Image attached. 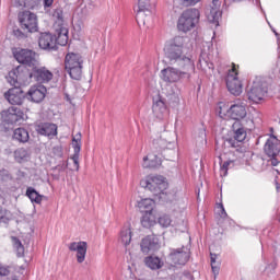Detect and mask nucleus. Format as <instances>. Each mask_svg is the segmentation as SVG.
<instances>
[{
	"label": "nucleus",
	"mask_w": 280,
	"mask_h": 280,
	"mask_svg": "<svg viewBox=\"0 0 280 280\" xmlns=\"http://www.w3.org/2000/svg\"><path fill=\"white\" fill-rule=\"evenodd\" d=\"M25 98L26 94L21 86L11 88L4 93V100L13 106H21L25 102Z\"/></svg>",
	"instance_id": "nucleus-12"
},
{
	"label": "nucleus",
	"mask_w": 280,
	"mask_h": 280,
	"mask_svg": "<svg viewBox=\"0 0 280 280\" xmlns=\"http://www.w3.org/2000/svg\"><path fill=\"white\" fill-rule=\"evenodd\" d=\"M52 152H54V154H56L57 156H62V148H60V147H55V148L52 149Z\"/></svg>",
	"instance_id": "nucleus-51"
},
{
	"label": "nucleus",
	"mask_w": 280,
	"mask_h": 280,
	"mask_svg": "<svg viewBox=\"0 0 280 280\" xmlns=\"http://www.w3.org/2000/svg\"><path fill=\"white\" fill-rule=\"evenodd\" d=\"M56 43H58V37H56V35H52L51 33H40L38 38L40 49L48 51L56 50L58 49Z\"/></svg>",
	"instance_id": "nucleus-15"
},
{
	"label": "nucleus",
	"mask_w": 280,
	"mask_h": 280,
	"mask_svg": "<svg viewBox=\"0 0 280 280\" xmlns=\"http://www.w3.org/2000/svg\"><path fill=\"white\" fill-rule=\"evenodd\" d=\"M30 78H33L39 84H47L54 80V73L49 69L37 65L32 69Z\"/></svg>",
	"instance_id": "nucleus-11"
},
{
	"label": "nucleus",
	"mask_w": 280,
	"mask_h": 280,
	"mask_svg": "<svg viewBox=\"0 0 280 280\" xmlns=\"http://www.w3.org/2000/svg\"><path fill=\"white\" fill-rule=\"evenodd\" d=\"M14 159L18 163H22V161L30 159V152L24 148H19L14 151Z\"/></svg>",
	"instance_id": "nucleus-35"
},
{
	"label": "nucleus",
	"mask_w": 280,
	"mask_h": 280,
	"mask_svg": "<svg viewBox=\"0 0 280 280\" xmlns=\"http://www.w3.org/2000/svg\"><path fill=\"white\" fill-rule=\"evenodd\" d=\"M265 154L268 156H279L280 152V141L277 137L271 136L267 139L265 147H264Z\"/></svg>",
	"instance_id": "nucleus-20"
},
{
	"label": "nucleus",
	"mask_w": 280,
	"mask_h": 280,
	"mask_svg": "<svg viewBox=\"0 0 280 280\" xmlns=\"http://www.w3.org/2000/svg\"><path fill=\"white\" fill-rule=\"evenodd\" d=\"M228 115L231 117V119H234L235 121H240L241 119H244L246 117V106L242 104H233L228 109Z\"/></svg>",
	"instance_id": "nucleus-23"
},
{
	"label": "nucleus",
	"mask_w": 280,
	"mask_h": 280,
	"mask_svg": "<svg viewBox=\"0 0 280 280\" xmlns=\"http://www.w3.org/2000/svg\"><path fill=\"white\" fill-rule=\"evenodd\" d=\"M10 220H12V213L8 209L0 207V224H10Z\"/></svg>",
	"instance_id": "nucleus-39"
},
{
	"label": "nucleus",
	"mask_w": 280,
	"mask_h": 280,
	"mask_svg": "<svg viewBox=\"0 0 280 280\" xmlns=\"http://www.w3.org/2000/svg\"><path fill=\"white\" fill-rule=\"evenodd\" d=\"M19 8H27L28 10H36L40 5V0H14Z\"/></svg>",
	"instance_id": "nucleus-30"
},
{
	"label": "nucleus",
	"mask_w": 280,
	"mask_h": 280,
	"mask_svg": "<svg viewBox=\"0 0 280 280\" xmlns=\"http://www.w3.org/2000/svg\"><path fill=\"white\" fill-rule=\"evenodd\" d=\"M13 139L20 143H27L30 141V132L25 128H18L13 131Z\"/></svg>",
	"instance_id": "nucleus-27"
},
{
	"label": "nucleus",
	"mask_w": 280,
	"mask_h": 280,
	"mask_svg": "<svg viewBox=\"0 0 280 280\" xmlns=\"http://www.w3.org/2000/svg\"><path fill=\"white\" fill-rule=\"evenodd\" d=\"M120 242L124 246H130V242H132V232L130 228H125L120 231Z\"/></svg>",
	"instance_id": "nucleus-33"
},
{
	"label": "nucleus",
	"mask_w": 280,
	"mask_h": 280,
	"mask_svg": "<svg viewBox=\"0 0 280 280\" xmlns=\"http://www.w3.org/2000/svg\"><path fill=\"white\" fill-rule=\"evenodd\" d=\"M60 39L62 40L60 42ZM67 40H69V31L65 27H61L58 33L57 43H59V45H66Z\"/></svg>",
	"instance_id": "nucleus-41"
},
{
	"label": "nucleus",
	"mask_w": 280,
	"mask_h": 280,
	"mask_svg": "<svg viewBox=\"0 0 280 280\" xmlns=\"http://www.w3.org/2000/svg\"><path fill=\"white\" fill-rule=\"evenodd\" d=\"M86 16H89V9L86 7H81L77 9L73 19H81V21H83Z\"/></svg>",
	"instance_id": "nucleus-44"
},
{
	"label": "nucleus",
	"mask_w": 280,
	"mask_h": 280,
	"mask_svg": "<svg viewBox=\"0 0 280 280\" xmlns=\"http://www.w3.org/2000/svg\"><path fill=\"white\" fill-rule=\"evenodd\" d=\"M47 95V88L44 85H33L26 93V100L33 104H40Z\"/></svg>",
	"instance_id": "nucleus-13"
},
{
	"label": "nucleus",
	"mask_w": 280,
	"mask_h": 280,
	"mask_svg": "<svg viewBox=\"0 0 280 280\" xmlns=\"http://www.w3.org/2000/svg\"><path fill=\"white\" fill-rule=\"evenodd\" d=\"M221 207V218H226V210H224V206L223 205H221L220 206Z\"/></svg>",
	"instance_id": "nucleus-54"
},
{
	"label": "nucleus",
	"mask_w": 280,
	"mask_h": 280,
	"mask_svg": "<svg viewBox=\"0 0 280 280\" xmlns=\"http://www.w3.org/2000/svg\"><path fill=\"white\" fill-rule=\"evenodd\" d=\"M140 246L144 255H148L149 253H154L161 247V245H159V237H156L155 235H148L142 238Z\"/></svg>",
	"instance_id": "nucleus-19"
},
{
	"label": "nucleus",
	"mask_w": 280,
	"mask_h": 280,
	"mask_svg": "<svg viewBox=\"0 0 280 280\" xmlns=\"http://www.w3.org/2000/svg\"><path fill=\"white\" fill-rule=\"evenodd\" d=\"M217 259H218V255L214 253H210L211 268H212L214 278H217L220 275V261H217Z\"/></svg>",
	"instance_id": "nucleus-38"
},
{
	"label": "nucleus",
	"mask_w": 280,
	"mask_h": 280,
	"mask_svg": "<svg viewBox=\"0 0 280 280\" xmlns=\"http://www.w3.org/2000/svg\"><path fill=\"white\" fill-rule=\"evenodd\" d=\"M275 266H277L276 264L272 265V268H275Z\"/></svg>",
	"instance_id": "nucleus-60"
},
{
	"label": "nucleus",
	"mask_w": 280,
	"mask_h": 280,
	"mask_svg": "<svg viewBox=\"0 0 280 280\" xmlns=\"http://www.w3.org/2000/svg\"><path fill=\"white\" fill-rule=\"evenodd\" d=\"M36 130L38 135H43L44 137H49L52 139V137H56L58 135V126L54 122H40Z\"/></svg>",
	"instance_id": "nucleus-22"
},
{
	"label": "nucleus",
	"mask_w": 280,
	"mask_h": 280,
	"mask_svg": "<svg viewBox=\"0 0 280 280\" xmlns=\"http://www.w3.org/2000/svg\"><path fill=\"white\" fill-rule=\"evenodd\" d=\"M10 180V172L5 168L0 170V182Z\"/></svg>",
	"instance_id": "nucleus-48"
},
{
	"label": "nucleus",
	"mask_w": 280,
	"mask_h": 280,
	"mask_svg": "<svg viewBox=\"0 0 280 280\" xmlns=\"http://www.w3.org/2000/svg\"><path fill=\"white\" fill-rule=\"evenodd\" d=\"M212 4L214 8L210 11L209 21H211V23H218V19L222 16V13L218 11V8H220V0H212Z\"/></svg>",
	"instance_id": "nucleus-31"
},
{
	"label": "nucleus",
	"mask_w": 280,
	"mask_h": 280,
	"mask_svg": "<svg viewBox=\"0 0 280 280\" xmlns=\"http://www.w3.org/2000/svg\"><path fill=\"white\" fill-rule=\"evenodd\" d=\"M268 163H271L273 167H277L279 165V160H277V156H269Z\"/></svg>",
	"instance_id": "nucleus-50"
},
{
	"label": "nucleus",
	"mask_w": 280,
	"mask_h": 280,
	"mask_svg": "<svg viewBox=\"0 0 280 280\" xmlns=\"http://www.w3.org/2000/svg\"><path fill=\"white\" fill-rule=\"evenodd\" d=\"M141 224L144 229H151V226H154V224H156V221L154 220V214L143 213L141 218Z\"/></svg>",
	"instance_id": "nucleus-34"
},
{
	"label": "nucleus",
	"mask_w": 280,
	"mask_h": 280,
	"mask_svg": "<svg viewBox=\"0 0 280 280\" xmlns=\"http://www.w3.org/2000/svg\"><path fill=\"white\" fill-rule=\"evenodd\" d=\"M152 5L150 0H138V11L136 14V21L139 26L150 25L152 21V11L150 10Z\"/></svg>",
	"instance_id": "nucleus-7"
},
{
	"label": "nucleus",
	"mask_w": 280,
	"mask_h": 280,
	"mask_svg": "<svg viewBox=\"0 0 280 280\" xmlns=\"http://www.w3.org/2000/svg\"><path fill=\"white\" fill-rule=\"evenodd\" d=\"M183 248L184 247L171 249L168 261H171V264L174 266H185V264L189 261V253L185 252Z\"/></svg>",
	"instance_id": "nucleus-16"
},
{
	"label": "nucleus",
	"mask_w": 280,
	"mask_h": 280,
	"mask_svg": "<svg viewBox=\"0 0 280 280\" xmlns=\"http://www.w3.org/2000/svg\"><path fill=\"white\" fill-rule=\"evenodd\" d=\"M200 137L201 139H205V141L207 140V132L205 131V129L200 130Z\"/></svg>",
	"instance_id": "nucleus-55"
},
{
	"label": "nucleus",
	"mask_w": 280,
	"mask_h": 280,
	"mask_svg": "<svg viewBox=\"0 0 280 280\" xmlns=\"http://www.w3.org/2000/svg\"><path fill=\"white\" fill-rule=\"evenodd\" d=\"M144 264L151 270H160V268H163V262L159 257L148 256L144 258Z\"/></svg>",
	"instance_id": "nucleus-29"
},
{
	"label": "nucleus",
	"mask_w": 280,
	"mask_h": 280,
	"mask_svg": "<svg viewBox=\"0 0 280 280\" xmlns=\"http://www.w3.org/2000/svg\"><path fill=\"white\" fill-rule=\"evenodd\" d=\"M199 65L202 71H213V62L209 60V57H205V55H201L199 58Z\"/></svg>",
	"instance_id": "nucleus-36"
},
{
	"label": "nucleus",
	"mask_w": 280,
	"mask_h": 280,
	"mask_svg": "<svg viewBox=\"0 0 280 280\" xmlns=\"http://www.w3.org/2000/svg\"><path fill=\"white\" fill-rule=\"evenodd\" d=\"M30 34H32L31 31H27L25 28H13V35L15 36V38H18V40H25V38H27Z\"/></svg>",
	"instance_id": "nucleus-40"
},
{
	"label": "nucleus",
	"mask_w": 280,
	"mask_h": 280,
	"mask_svg": "<svg viewBox=\"0 0 280 280\" xmlns=\"http://www.w3.org/2000/svg\"><path fill=\"white\" fill-rule=\"evenodd\" d=\"M188 38L175 36L164 47V52L172 67H167L161 71L164 82H180V80H191V73L196 71V63L191 55L183 54L185 43Z\"/></svg>",
	"instance_id": "nucleus-1"
},
{
	"label": "nucleus",
	"mask_w": 280,
	"mask_h": 280,
	"mask_svg": "<svg viewBox=\"0 0 280 280\" xmlns=\"http://www.w3.org/2000/svg\"><path fill=\"white\" fill-rule=\"evenodd\" d=\"M138 208L141 213H152L154 211V200L152 199H142L138 202Z\"/></svg>",
	"instance_id": "nucleus-26"
},
{
	"label": "nucleus",
	"mask_w": 280,
	"mask_h": 280,
	"mask_svg": "<svg viewBox=\"0 0 280 280\" xmlns=\"http://www.w3.org/2000/svg\"><path fill=\"white\" fill-rule=\"evenodd\" d=\"M14 58L20 65H24V67H30L31 69L40 65L38 54L32 49H20L14 52Z\"/></svg>",
	"instance_id": "nucleus-6"
},
{
	"label": "nucleus",
	"mask_w": 280,
	"mask_h": 280,
	"mask_svg": "<svg viewBox=\"0 0 280 280\" xmlns=\"http://www.w3.org/2000/svg\"><path fill=\"white\" fill-rule=\"evenodd\" d=\"M83 65L84 58H82V55L75 52H69L66 55V71L72 80H82Z\"/></svg>",
	"instance_id": "nucleus-2"
},
{
	"label": "nucleus",
	"mask_w": 280,
	"mask_h": 280,
	"mask_svg": "<svg viewBox=\"0 0 280 280\" xmlns=\"http://www.w3.org/2000/svg\"><path fill=\"white\" fill-rule=\"evenodd\" d=\"M67 100H69V94H66Z\"/></svg>",
	"instance_id": "nucleus-59"
},
{
	"label": "nucleus",
	"mask_w": 280,
	"mask_h": 280,
	"mask_svg": "<svg viewBox=\"0 0 280 280\" xmlns=\"http://www.w3.org/2000/svg\"><path fill=\"white\" fill-rule=\"evenodd\" d=\"M198 21H200V11L198 9H187L185 10L177 22V28L179 32H191L196 25H198Z\"/></svg>",
	"instance_id": "nucleus-3"
},
{
	"label": "nucleus",
	"mask_w": 280,
	"mask_h": 280,
	"mask_svg": "<svg viewBox=\"0 0 280 280\" xmlns=\"http://www.w3.org/2000/svg\"><path fill=\"white\" fill-rule=\"evenodd\" d=\"M1 117L5 119V121H9V124H19V121L23 120V117H25V114L21 108L19 107H9L8 110H4L1 113Z\"/></svg>",
	"instance_id": "nucleus-18"
},
{
	"label": "nucleus",
	"mask_w": 280,
	"mask_h": 280,
	"mask_svg": "<svg viewBox=\"0 0 280 280\" xmlns=\"http://www.w3.org/2000/svg\"><path fill=\"white\" fill-rule=\"evenodd\" d=\"M52 4H54V0H44L45 8H51Z\"/></svg>",
	"instance_id": "nucleus-53"
},
{
	"label": "nucleus",
	"mask_w": 280,
	"mask_h": 280,
	"mask_svg": "<svg viewBox=\"0 0 280 280\" xmlns=\"http://www.w3.org/2000/svg\"><path fill=\"white\" fill-rule=\"evenodd\" d=\"M152 113L156 119H165L167 117V105L165 104V98L161 95L153 97Z\"/></svg>",
	"instance_id": "nucleus-14"
},
{
	"label": "nucleus",
	"mask_w": 280,
	"mask_h": 280,
	"mask_svg": "<svg viewBox=\"0 0 280 280\" xmlns=\"http://www.w3.org/2000/svg\"><path fill=\"white\" fill-rule=\"evenodd\" d=\"M13 124L10 121H5V118L3 116H1V122H0V132H10V130H12L13 128Z\"/></svg>",
	"instance_id": "nucleus-45"
},
{
	"label": "nucleus",
	"mask_w": 280,
	"mask_h": 280,
	"mask_svg": "<svg viewBox=\"0 0 280 280\" xmlns=\"http://www.w3.org/2000/svg\"><path fill=\"white\" fill-rule=\"evenodd\" d=\"M232 137L225 138V143L230 148H240L242 141L246 140V129H244L241 121H234L232 125Z\"/></svg>",
	"instance_id": "nucleus-9"
},
{
	"label": "nucleus",
	"mask_w": 280,
	"mask_h": 280,
	"mask_svg": "<svg viewBox=\"0 0 280 280\" xmlns=\"http://www.w3.org/2000/svg\"><path fill=\"white\" fill-rule=\"evenodd\" d=\"M273 34H276V36H279V33H277V31H273Z\"/></svg>",
	"instance_id": "nucleus-57"
},
{
	"label": "nucleus",
	"mask_w": 280,
	"mask_h": 280,
	"mask_svg": "<svg viewBox=\"0 0 280 280\" xmlns=\"http://www.w3.org/2000/svg\"><path fill=\"white\" fill-rule=\"evenodd\" d=\"M18 19L22 30H26L32 34H34V32H38V18L35 13L24 11L19 13Z\"/></svg>",
	"instance_id": "nucleus-8"
},
{
	"label": "nucleus",
	"mask_w": 280,
	"mask_h": 280,
	"mask_svg": "<svg viewBox=\"0 0 280 280\" xmlns=\"http://www.w3.org/2000/svg\"><path fill=\"white\" fill-rule=\"evenodd\" d=\"M11 240H12L13 246L16 250V256L23 257V255H25V247L23 246V243H21V240H19V237H16V236H12Z\"/></svg>",
	"instance_id": "nucleus-37"
},
{
	"label": "nucleus",
	"mask_w": 280,
	"mask_h": 280,
	"mask_svg": "<svg viewBox=\"0 0 280 280\" xmlns=\"http://www.w3.org/2000/svg\"><path fill=\"white\" fill-rule=\"evenodd\" d=\"M68 248L71 253H77L78 264H84V259H86V250L89 249V244L86 242H72L69 244Z\"/></svg>",
	"instance_id": "nucleus-17"
},
{
	"label": "nucleus",
	"mask_w": 280,
	"mask_h": 280,
	"mask_svg": "<svg viewBox=\"0 0 280 280\" xmlns=\"http://www.w3.org/2000/svg\"><path fill=\"white\" fill-rule=\"evenodd\" d=\"M232 1H234V2H240V1H244V0H232Z\"/></svg>",
	"instance_id": "nucleus-58"
},
{
	"label": "nucleus",
	"mask_w": 280,
	"mask_h": 280,
	"mask_svg": "<svg viewBox=\"0 0 280 280\" xmlns=\"http://www.w3.org/2000/svg\"><path fill=\"white\" fill-rule=\"evenodd\" d=\"M161 165V159L159 155H151L150 158L144 156L142 167L145 170H154L156 167H160Z\"/></svg>",
	"instance_id": "nucleus-24"
},
{
	"label": "nucleus",
	"mask_w": 280,
	"mask_h": 280,
	"mask_svg": "<svg viewBox=\"0 0 280 280\" xmlns=\"http://www.w3.org/2000/svg\"><path fill=\"white\" fill-rule=\"evenodd\" d=\"M9 280H19V277L12 276L11 279H9Z\"/></svg>",
	"instance_id": "nucleus-56"
},
{
	"label": "nucleus",
	"mask_w": 280,
	"mask_h": 280,
	"mask_svg": "<svg viewBox=\"0 0 280 280\" xmlns=\"http://www.w3.org/2000/svg\"><path fill=\"white\" fill-rule=\"evenodd\" d=\"M52 170H57L58 172H65L67 170V164L62 163L57 166H55Z\"/></svg>",
	"instance_id": "nucleus-52"
},
{
	"label": "nucleus",
	"mask_w": 280,
	"mask_h": 280,
	"mask_svg": "<svg viewBox=\"0 0 280 280\" xmlns=\"http://www.w3.org/2000/svg\"><path fill=\"white\" fill-rule=\"evenodd\" d=\"M140 185L144 187V189L153 192V196H159L160 198L165 196V189H167V182H165V177L161 175L148 177L141 180Z\"/></svg>",
	"instance_id": "nucleus-4"
},
{
	"label": "nucleus",
	"mask_w": 280,
	"mask_h": 280,
	"mask_svg": "<svg viewBox=\"0 0 280 280\" xmlns=\"http://www.w3.org/2000/svg\"><path fill=\"white\" fill-rule=\"evenodd\" d=\"M72 148L74 153L72 155V161L75 167V171L80 170V150H82V133H78L75 138H72Z\"/></svg>",
	"instance_id": "nucleus-21"
},
{
	"label": "nucleus",
	"mask_w": 280,
	"mask_h": 280,
	"mask_svg": "<svg viewBox=\"0 0 280 280\" xmlns=\"http://www.w3.org/2000/svg\"><path fill=\"white\" fill-rule=\"evenodd\" d=\"M225 84L231 95H235L236 97L242 95V81H240V78H237V72L235 71L234 68L229 70L228 75L225 78Z\"/></svg>",
	"instance_id": "nucleus-10"
},
{
	"label": "nucleus",
	"mask_w": 280,
	"mask_h": 280,
	"mask_svg": "<svg viewBox=\"0 0 280 280\" xmlns=\"http://www.w3.org/2000/svg\"><path fill=\"white\" fill-rule=\"evenodd\" d=\"M52 19H55V23H57L58 25H62V23H65L62 9L60 8L55 9L52 12Z\"/></svg>",
	"instance_id": "nucleus-43"
},
{
	"label": "nucleus",
	"mask_w": 280,
	"mask_h": 280,
	"mask_svg": "<svg viewBox=\"0 0 280 280\" xmlns=\"http://www.w3.org/2000/svg\"><path fill=\"white\" fill-rule=\"evenodd\" d=\"M10 275V267L0 266V277H8Z\"/></svg>",
	"instance_id": "nucleus-49"
},
{
	"label": "nucleus",
	"mask_w": 280,
	"mask_h": 280,
	"mask_svg": "<svg viewBox=\"0 0 280 280\" xmlns=\"http://www.w3.org/2000/svg\"><path fill=\"white\" fill-rule=\"evenodd\" d=\"M7 81L13 88L21 86V72L19 70H11L7 75Z\"/></svg>",
	"instance_id": "nucleus-25"
},
{
	"label": "nucleus",
	"mask_w": 280,
	"mask_h": 280,
	"mask_svg": "<svg viewBox=\"0 0 280 280\" xmlns=\"http://www.w3.org/2000/svg\"><path fill=\"white\" fill-rule=\"evenodd\" d=\"M268 93V83L262 79L256 78L253 81L250 89L247 91V97L249 102L254 104H259L266 97Z\"/></svg>",
	"instance_id": "nucleus-5"
},
{
	"label": "nucleus",
	"mask_w": 280,
	"mask_h": 280,
	"mask_svg": "<svg viewBox=\"0 0 280 280\" xmlns=\"http://www.w3.org/2000/svg\"><path fill=\"white\" fill-rule=\"evenodd\" d=\"M26 196L30 198L31 202H35L36 205H40V202H43V196L33 187H28L26 189Z\"/></svg>",
	"instance_id": "nucleus-32"
},
{
	"label": "nucleus",
	"mask_w": 280,
	"mask_h": 280,
	"mask_svg": "<svg viewBox=\"0 0 280 280\" xmlns=\"http://www.w3.org/2000/svg\"><path fill=\"white\" fill-rule=\"evenodd\" d=\"M163 137H167V132L164 131L159 139L153 140L155 150H166L167 145L172 143V138L163 139Z\"/></svg>",
	"instance_id": "nucleus-28"
},
{
	"label": "nucleus",
	"mask_w": 280,
	"mask_h": 280,
	"mask_svg": "<svg viewBox=\"0 0 280 280\" xmlns=\"http://www.w3.org/2000/svg\"><path fill=\"white\" fill-rule=\"evenodd\" d=\"M159 224L160 226H163L164 229H167L170 224H172V219L167 214H163L159 218Z\"/></svg>",
	"instance_id": "nucleus-46"
},
{
	"label": "nucleus",
	"mask_w": 280,
	"mask_h": 280,
	"mask_svg": "<svg viewBox=\"0 0 280 280\" xmlns=\"http://www.w3.org/2000/svg\"><path fill=\"white\" fill-rule=\"evenodd\" d=\"M231 163H233V161L223 162L220 170L221 176H226V174H229V165H231Z\"/></svg>",
	"instance_id": "nucleus-47"
},
{
	"label": "nucleus",
	"mask_w": 280,
	"mask_h": 280,
	"mask_svg": "<svg viewBox=\"0 0 280 280\" xmlns=\"http://www.w3.org/2000/svg\"><path fill=\"white\" fill-rule=\"evenodd\" d=\"M199 1L200 0H175L174 5H177V8H189L199 3Z\"/></svg>",
	"instance_id": "nucleus-42"
}]
</instances>
